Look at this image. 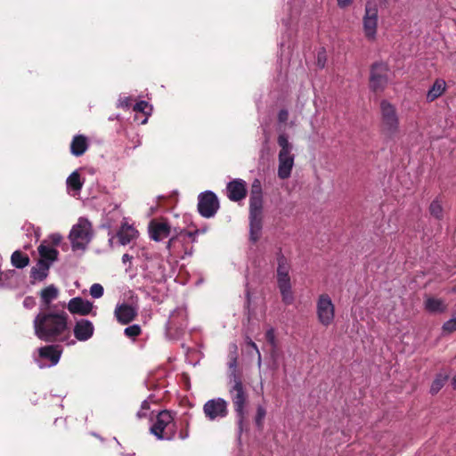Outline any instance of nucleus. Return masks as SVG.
Masks as SVG:
<instances>
[{
	"mask_svg": "<svg viewBox=\"0 0 456 456\" xmlns=\"http://www.w3.org/2000/svg\"><path fill=\"white\" fill-rule=\"evenodd\" d=\"M50 266L49 262L39 260L37 265L31 268L30 277L35 281H44L48 275Z\"/></svg>",
	"mask_w": 456,
	"mask_h": 456,
	"instance_id": "nucleus-23",
	"label": "nucleus"
},
{
	"mask_svg": "<svg viewBox=\"0 0 456 456\" xmlns=\"http://www.w3.org/2000/svg\"><path fill=\"white\" fill-rule=\"evenodd\" d=\"M36 305V300L32 297H26L23 300V306L27 309H31Z\"/></svg>",
	"mask_w": 456,
	"mask_h": 456,
	"instance_id": "nucleus-44",
	"label": "nucleus"
},
{
	"mask_svg": "<svg viewBox=\"0 0 456 456\" xmlns=\"http://www.w3.org/2000/svg\"><path fill=\"white\" fill-rule=\"evenodd\" d=\"M94 332V327L91 321L81 319L77 321L74 326L73 333L78 341H87Z\"/></svg>",
	"mask_w": 456,
	"mask_h": 456,
	"instance_id": "nucleus-17",
	"label": "nucleus"
},
{
	"mask_svg": "<svg viewBox=\"0 0 456 456\" xmlns=\"http://www.w3.org/2000/svg\"><path fill=\"white\" fill-rule=\"evenodd\" d=\"M93 237L92 224L86 217H79L69 234L73 250L85 249Z\"/></svg>",
	"mask_w": 456,
	"mask_h": 456,
	"instance_id": "nucleus-5",
	"label": "nucleus"
},
{
	"mask_svg": "<svg viewBox=\"0 0 456 456\" xmlns=\"http://www.w3.org/2000/svg\"><path fill=\"white\" fill-rule=\"evenodd\" d=\"M452 292L456 293V285L452 289Z\"/></svg>",
	"mask_w": 456,
	"mask_h": 456,
	"instance_id": "nucleus-56",
	"label": "nucleus"
},
{
	"mask_svg": "<svg viewBox=\"0 0 456 456\" xmlns=\"http://www.w3.org/2000/svg\"><path fill=\"white\" fill-rule=\"evenodd\" d=\"M446 89V83L444 79H436L430 89L428 91L426 99L427 102H432L439 98Z\"/></svg>",
	"mask_w": 456,
	"mask_h": 456,
	"instance_id": "nucleus-24",
	"label": "nucleus"
},
{
	"mask_svg": "<svg viewBox=\"0 0 456 456\" xmlns=\"http://www.w3.org/2000/svg\"><path fill=\"white\" fill-rule=\"evenodd\" d=\"M124 333H125V335L126 337L131 338H136L137 336L140 335L141 328L137 324L131 325V326H128V327H126L125 329Z\"/></svg>",
	"mask_w": 456,
	"mask_h": 456,
	"instance_id": "nucleus-34",
	"label": "nucleus"
},
{
	"mask_svg": "<svg viewBox=\"0 0 456 456\" xmlns=\"http://www.w3.org/2000/svg\"><path fill=\"white\" fill-rule=\"evenodd\" d=\"M203 413L209 421H217L227 417L228 402L221 397L208 400L203 405Z\"/></svg>",
	"mask_w": 456,
	"mask_h": 456,
	"instance_id": "nucleus-9",
	"label": "nucleus"
},
{
	"mask_svg": "<svg viewBox=\"0 0 456 456\" xmlns=\"http://www.w3.org/2000/svg\"><path fill=\"white\" fill-rule=\"evenodd\" d=\"M68 319L64 311H41L33 322L35 335L45 342L60 341L73 346L76 341L70 338Z\"/></svg>",
	"mask_w": 456,
	"mask_h": 456,
	"instance_id": "nucleus-1",
	"label": "nucleus"
},
{
	"mask_svg": "<svg viewBox=\"0 0 456 456\" xmlns=\"http://www.w3.org/2000/svg\"><path fill=\"white\" fill-rule=\"evenodd\" d=\"M378 28V6L373 1H369L365 6V14L363 17V31L365 37L370 40H374Z\"/></svg>",
	"mask_w": 456,
	"mask_h": 456,
	"instance_id": "nucleus-11",
	"label": "nucleus"
},
{
	"mask_svg": "<svg viewBox=\"0 0 456 456\" xmlns=\"http://www.w3.org/2000/svg\"><path fill=\"white\" fill-rule=\"evenodd\" d=\"M2 275H3V273H2V272L0 271V285H2V284H3Z\"/></svg>",
	"mask_w": 456,
	"mask_h": 456,
	"instance_id": "nucleus-55",
	"label": "nucleus"
},
{
	"mask_svg": "<svg viewBox=\"0 0 456 456\" xmlns=\"http://www.w3.org/2000/svg\"><path fill=\"white\" fill-rule=\"evenodd\" d=\"M318 322L324 327L331 325L335 319V305L328 294H322L316 301Z\"/></svg>",
	"mask_w": 456,
	"mask_h": 456,
	"instance_id": "nucleus-8",
	"label": "nucleus"
},
{
	"mask_svg": "<svg viewBox=\"0 0 456 456\" xmlns=\"http://www.w3.org/2000/svg\"><path fill=\"white\" fill-rule=\"evenodd\" d=\"M443 330L444 332L452 333L456 331V316H453L447 322H445L443 325Z\"/></svg>",
	"mask_w": 456,
	"mask_h": 456,
	"instance_id": "nucleus-37",
	"label": "nucleus"
},
{
	"mask_svg": "<svg viewBox=\"0 0 456 456\" xmlns=\"http://www.w3.org/2000/svg\"><path fill=\"white\" fill-rule=\"evenodd\" d=\"M280 147L278 154V171L277 175L281 179H287L290 176L294 167L295 155L293 151V144L289 141L286 134H280L277 138Z\"/></svg>",
	"mask_w": 456,
	"mask_h": 456,
	"instance_id": "nucleus-4",
	"label": "nucleus"
},
{
	"mask_svg": "<svg viewBox=\"0 0 456 456\" xmlns=\"http://www.w3.org/2000/svg\"><path fill=\"white\" fill-rule=\"evenodd\" d=\"M104 292L103 287L99 283H94L90 288V295L94 298H100L102 297Z\"/></svg>",
	"mask_w": 456,
	"mask_h": 456,
	"instance_id": "nucleus-35",
	"label": "nucleus"
},
{
	"mask_svg": "<svg viewBox=\"0 0 456 456\" xmlns=\"http://www.w3.org/2000/svg\"><path fill=\"white\" fill-rule=\"evenodd\" d=\"M388 67L385 63H375L370 71V86L375 91H382L388 81Z\"/></svg>",
	"mask_w": 456,
	"mask_h": 456,
	"instance_id": "nucleus-13",
	"label": "nucleus"
},
{
	"mask_svg": "<svg viewBox=\"0 0 456 456\" xmlns=\"http://www.w3.org/2000/svg\"><path fill=\"white\" fill-rule=\"evenodd\" d=\"M452 384L453 387L456 388V375L453 377Z\"/></svg>",
	"mask_w": 456,
	"mask_h": 456,
	"instance_id": "nucleus-53",
	"label": "nucleus"
},
{
	"mask_svg": "<svg viewBox=\"0 0 456 456\" xmlns=\"http://www.w3.org/2000/svg\"><path fill=\"white\" fill-rule=\"evenodd\" d=\"M198 200V210L206 218L214 216L219 208L218 199L211 191L200 193Z\"/></svg>",
	"mask_w": 456,
	"mask_h": 456,
	"instance_id": "nucleus-12",
	"label": "nucleus"
},
{
	"mask_svg": "<svg viewBox=\"0 0 456 456\" xmlns=\"http://www.w3.org/2000/svg\"><path fill=\"white\" fill-rule=\"evenodd\" d=\"M198 232H186V231H183L180 232V237L183 238V240H185L186 239H190L191 240V241H195V238H196V235H197Z\"/></svg>",
	"mask_w": 456,
	"mask_h": 456,
	"instance_id": "nucleus-43",
	"label": "nucleus"
},
{
	"mask_svg": "<svg viewBox=\"0 0 456 456\" xmlns=\"http://www.w3.org/2000/svg\"><path fill=\"white\" fill-rule=\"evenodd\" d=\"M381 4L387 5L388 4V0H379Z\"/></svg>",
	"mask_w": 456,
	"mask_h": 456,
	"instance_id": "nucleus-54",
	"label": "nucleus"
},
{
	"mask_svg": "<svg viewBox=\"0 0 456 456\" xmlns=\"http://www.w3.org/2000/svg\"><path fill=\"white\" fill-rule=\"evenodd\" d=\"M131 106V98L128 96L120 97L118 99V107L128 109Z\"/></svg>",
	"mask_w": 456,
	"mask_h": 456,
	"instance_id": "nucleus-42",
	"label": "nucleus"
},
{
	"mask_svg": "<svg viewBox=\"0 0 456 456\" xmlns=\"http://www.w3.org/2000/svg\"><path fill=\"white\" fill-rule=\"evenodd\" d=\"M228 365V379H233L234 377H240V373L238 372V359H232L228 360L227 362Z\"/></svg>",
	"mask_w": 456,
	"mask_h": 456,
	"instance_id": "nucleus-32",
	"label": "nucleus"
},
{
	"mask_svg": "<svg viewBox=\"0 0 456 456\" xmlns=\"http://www.w3.org/2000/svg\"><path fill=\"white\" fill-rule=\"evenodd\" d=\"M132 259H133V256H130L129 254H124L122 256V262L125 265L128 262L130 263Z\"/></svg>",
	"mask_w": 456,
	"mask_h": 456,
	"instance_id": "nucleus-48",
	"label": "nucleus"
},
{
	"mask_svg": "<svg viewBox=\"0 0 456 456\" xmlns=\"http://www.w3.org/2000/svg\"><path fill=\"white\" fill-rule=\"evenodd\" d=\"M263 193L259 180L256 179L252 185L249 196V216H262Z\"/></svg>",
	"mask_w": 456,
	"mask_h": 456,
	"instance_id": "nucleus-14",
	"label": "nucleus"
},
{
	"mask_svg": "<svg viewBox=\"0 0 456 456\" xmlns=\"http://www.w3.org/2000/svg\"><path fill=\"white\" fill-rule=\"evenodd\" d=\"M66 183L67 187L73 191L72 195L75 196L80 192L84 181L81 180L78 171L76 170L68 176Z\"/></svg>",
	"mask_w": 456,
	"mask_h": 456,
	"instance_id": "nucleus-26",
	"label": "nucleus"
},
{
	"mask_svg": "<svg viewBox=\"0 0 456 456\" xmlns=\"http://www.w3.org/2000/svg\"><path fill=\"white\" fill-rule=\"evenodd\" d=\"M171 232V226L166 220H151L149 224L151 239L160 241L167 238Z\"/></svg>",
	"mask_w": 456,
	"mask_h": 456,
	"instance_id": "nucleus-15",
	"label": "nucleus"
},
{
	"mask_svg": "<svg viewBox=\"0 0 456 456\" xmlns=\"http://www.w3.org/2000/svg\"><path fill=\"white\" fill-rule=\"evenodd\" d=\"M93 309V303L80 297L71 298L68 303V310L73 314L87 315Z\"/></svg>",
	"mask_w": 456,
	"mask_h": 456,
	"instance_id": "nucleus-18",
	"label": "nucleus"
},
{
	"mask_svg": "<svg viewBox=\"0 0 456 456\" xmlns=\"http://www.w3.org/2000/svg\"><path fill=\"white\" fill-rule=\"evenodd\" d=\"M447 379H448V376L446 374H442V373L437 374L430 387V393L432 395L437 394L441 390V388L444 386Z\"/></svg>",
	"mask_w": 456,
	"mask_h": 456,
	"instance_id": "nucleus-30",
	"label": "nucleus"
},
{
	"mask_svg": "<svg viewBox=\"0 0 456 456\" xmlns=\"http://www.w3.org/2000/svg\"><path fill=\"white\" fill-rule=\"evenodd\" d=\"M265 416V410L259 406L256 411V424L258 428L262 427L263 419Z\"/></svg>",
	"mask_w": 456,
	"mask_h": 456,
	"instance_id": "nucleus-39",
	"label": "nucleus"
},
{
	"mask_svg": "<svg viewBox=\"0 0 456 456\" xmlns=\"http://www.w3.org/2000/svg\"><path fill=\"white\" fill-rule=\"evenodd\" d=\"M289 265L284 256L278 258L277 284L281 292L282 302L291 305L294 302L291 281L289 276Z\"/></svg>",
	"mask_w": 456,
	"mask_h": 456,
	"instance_id": "nucleus-7",
	"label": "nucleus"
},
{
	"mask_svg": "<svg viewBox=\"0 0 456 456\" xmlns=\"http://www.w3.org/2000/svg\"><path fill=\"white\" fill-rule=\"evenodd\" d=\"M245 343L247 346L255 350L256 354H257V366L260 368L262 365V356L256 344L248 336L245 337Z\"/></svg>",
	"mask_w": 456,
	"mask_h": 456,
	"instance_id": "nucleus-33",
	"label": "nucleus"
},
{
	"mask_svg": "<svg viewBox=\"0 0 456 456\" xmlns=\"http://www.w3.org/2000/svg\"><path fill=\"white\" fill-rule=\"evenodd\" d=\"M379 132L387 140L395 139L400 133V118L395 105L387 100L379 104Z\"/></svg>",
	"mask_w": 456,
	"mask_h": 456,
	"instance_id": "nucleus-2",
	"label": "nucleus"
},
{
	"mask_svg": "<svg viewBox=\"0 0 456 456\" xmlns=\"http://www.w3.org/2000/svg\"><path fill=\"white\" fill-rule=\"evenodd\" d=\"M188 436H189L188 432L181 433V434H180V438H181V439H185V438H187Z\"/></svg>",
	"mask_w": 456,
	"mask_h": 456,
	"instance_id": "nucleus-52",
	"label": "nucleus"
},
{
	"mask_svg": "<svg viewBox=\"0 0 456 456\" xmlns=\"http://www.w3.org/2000/svg\"><path fill=\"white\" fill-rule=\"evenodd\" d=\"M175 241V237H172V238L168 240L167 245V248L168 249H170V248H171L172 244H173Z\"/></svg>",
	"mask_w": 456,
	"mask_h": 456,
	"instance_id": "nucleus-50",
	"label": "nucleus"
},
{
	"mask_svg": "<svg viewBox=\"0 0 456 456\" xmlns=\"http://www.w3.org/2000/svg\"><path fill=\"white\" fill-rule=\"evenodd\" d=\"M430 214L436 219H442L443 217V207L438 200H435L429 206Z\"/></svg>",
	"mask_w": 456,
	"mask_h": 456,
	"instance_id": "nucleus-31",
	"label": "nucleus"
},
{
	"mask_svg": "<svg viewBox=\"0 0 456 456\" xmlns=\"http://www.w3.org/2000/svg\"><path fill=\"white\" fill-rule=\"evenodd\" d=\"M426 309L434 314H441L446 311L447 305L444 300L439 298L428 297L425 301Z\"/></svg>",
	"mask_w": 456,
	"mask_h": 456,
	"instance_id": "nucleus-27",
	"label": "nucleus"
},
{
	"mask_svg": "<svg viewBox=\"0 0 456 456\" xmlns=\"http://www.w3.org/2000/svg\"><path fill=\"white\" fill-rule=\"evenodd\" d=\"M89 143L86 136L75 135L70 143V152L75 157L82 156L88 149Z\"/></svg>",
	"mask_w": 456,
	"mask_h": 456,
	"instance_id": "nucleus-20",
	"label": "nucleus"
},
{
	"mask_svg": "<svg viewBox=\"0 0 456 456\" xmlns=\"http://www.w3.org/2000/svg\"><path fill=\"white\" fill-rule=\"evenodd\" d=\"M227 197L232 201L243 200L247 194V184L242 179H234L226 186Z\"/></svg>",
	"mask_w": 456,
	"mask_h": 456,
	"instance_id": "nucleus-16",
	"label": "nucleus"
},
{
	"mask_svg": "<svg viewBox=\"0 0 456 456\" xmlns=\"http://www.w3.org/2000/svg\"><path fill=\"white\" fill-rule=\"evenodd\" d=\"M265 338L268 343L272 346L273 350L277 347V340L275 336V331L273 328H270L265 332Z\"/></svg>",
	"mask_w": 456,
	"mask_h": 456,
	"instance_id": "nucleus-36",
	"label": "nucleus"
},
{
	"mask_svg": "<svg viewBox=\"0 0 456 456\" xmlns=\"http://www.w3.org/2000/svg\"><path fill=\"white\" fill-rule=\"evenodd\" d=\"M262 232V216H249V239L252 242H256Z\"/></svg>",
	"mask_w": 456,
	"mask_h": 456,
	"instance_id": "nucleus-25",
	"label": "nucleus"
},
{
	"mask_svg": "<svg viewBox=\"0 0 456 456\" xmlns=\"http://www.w3.org/2000/svg\"><path fill=\"white\" fill-rule=\"evenodd\" d=\"M12 265L16 268H24L29 264V257L27 254L16 250L11 256Z\"/></svg>",
	"mask_w": 456,
	"mask_h": 456,
	"instance_id": "nucleus-29",
	"label": "nucleus"
},
{
	"mask_svg": "<svg viewBox=\"0 0 456 456\" xmlns=\"http://www.w3.org/2000/svg\"><path fill=\"white\" fill-rule=\"evenodd\" d=\"M38 355L34 356L40 369L55 366L61 356L62 351L58 346H45L37 350Z\"/></svg>",
	"mask_w": 456,
	"mask_h": 456,
	"instance_id": "nucleus-10",
	"label": "nucleus"
},
{
	"mask_svg": "<svg viewBox=\"0 0 456 456\" xmlns=\"http://www.w3.org/2000/svg\"><path fill=\"white\" fill-rule=\"evenodd\" d=\"M228 360L238 359V346L236 343H231L229 345Z\"/></svg>",
	"mask_w": 456,
	"mask_h": 456,
	"instance_id": "nucleus-40",
	"label": "nucleus"
},
{
	"mask_svg": "<svg viewBox=\"0 0 456 456\" xmlns=\"http://www.w3.org/2000/svg\"><path fill=\"white\" fill-rule=\"evenodd\" d=\"M138 236V232L131 225L124 224L117 233V237L121 245L125 246L129 244Z\"/></svg>",
	"mask_w": 456,
	"mask_h": 456,
	"instance_id": "nucleus-21",
	"label": "nucleus"
},
{
	"mask_svg": "<svg viewBox=\"0 0 456 456\" xmlns=\"http://www.w3.org/2000/svg\"><path fill=\"white\" fill-rule=\"evenodd\" d=\"M58 294V289L54 285H49L40 292L42 302L45 306H48L53 300L57 298Z\"/></svg>",
	"mask_w": 456,
	"mask_h": 456,
	"instance_id": "nucleus-28",
	"label": "nucleus"
},
{
	"mask_svg": "<svg viewBox=\"0 0 456 456\" xmlns=\"http://www.w3.org/2000/svg\"><path fill=\"white\" fill-rule=\"evenodd\" d=\"M150 408V405H149V403L147 401H143L142 403V406H141V409L142 410H144V411H148Z\"/></svg>",
	"mask_w": 456,
	"mask_h": 456,
	"instance_id": "nucleus-49",
	"label": "nucleus"
},
{
	"mask_svg": "<svg viewBox=\"0 0 456 456\" xmlns=\"http://www.w3.org/2000/svg\"><path fill=\"white\" fill-rule=\"evenodd\" d=\"M151 433L159 440H172L176 433V424L171 411L159 412L156 420L151 428Z\"/></svg>",
	"mask_w": 456,
	"mask_h": 456,
	"instance_id": "nucleus-6",
	"label": "nucleus"
},
{
	"mask_svg": "<svg viewBox=\"0 0 456 456\" xmlns=\"http://www.w3.org/2000/svg\"><path fill=\"white\" fill-rule=\"evenodd\" d=\"M137 416H138L139 418L145 417V416H146V411H144V410H142V409H141V410L137 412Z\"/></svg>",
	"mask_w": 456,
	"mask_h": 456,
	"instance_id": "nucleus-51",
	"label": "nucleus"
},
{
	"mask_svg": "<svg viewBox=\"0 0 456 456\" xmlns=\"http://www.w3.org/2000/svg\"><path fill=\"white\" fill-rule=\"evenodd\" d=\"M228 394L233 403L234 411L238 417V426L240 432H241L245 417V408L248 399V395L243 385L241 377L233 376V379H228Z\"/></svg>",
	"mask_w": 456,
	"mask_h": 456,
	"instance_id": "nucleus-3",
	"label": "nucleus"
},
{
	"mask_svg": "<svg viewBox=\"0 0 456 456\" xmlns=\"http://www.w3.org/2000/svg\"><path fill=\"white\" fill-rule=\"evenodd\" d=\"M115 316L121 324L131 322L136 316V310L126 304L118 305L115 309Z\"/></svg>",
	"mask_w": 456,
	"mask_h": 456,
	"instance_id": "nucleus-19",
	"label": "nucleus"
},
{
	"mask_svg": "<svg viewBox=\"0 0 456 456\" xmlns=\"http://www.w3.org/2000/svg\"><path fill=\"white\" fill-rule=\"evenodd\" d=\"M289 118V111L287 110H281L278 113V120L280 123H285Z\"/></svg>",
	"mask_w": 456,
	"mask_h": 456,
	"instance_id": "nucleus-45",
	"label": "nucleus"
},
{
	"mask_svg": "<svg viewBox=\"0 0 456 456\" xmlns=\"http://www.w3.org/2000/svg\"><path fill=\"white\" fill-rule=\"evenodd\" d=\"M324 62H325L324 55L322 53H319V54H318V65L321 68H323L324 67Z\"/></svg>",
	"mask_w": 456,
	"mask_h": 456,
	"instance_id": "nucleus-47",
	"label": "nucleus"
},
{
	"mask_svg": "<svg viewBox=\"0 0 456 456\" xmlns=\"http://www.w3.org/2000/svg\"><path fill=\"white\" fill-rule=\"evenodd\" d=\"M338 5L341 8H345L351 4L352 0H337Z\"/></svg>",
	"mask_w": 456,
	"mask_h": 456,
	"instance_id": "nucleus-46",
	"label": "nucleus"
},
{
	"mask_svg": "<svg viewBox=\"0 0 456 456\" xmlns=\"http://www.w3.org/2000/svg\"><path fill=\"white\" fill-rule=\"evenodd\" d=\"M149 104L145 101H141L134 106V110L138 112L146 113Z\"/></svg>",
	"mask_w": 456,
	"mask_h": 456,
	"instance_id": "nucleus-41",
	"label": "nucleus"
},
{
	"mask_svg": "<svg viewBox=\"0 0 456 456\" xmlns=\"http://www.w3.org/2000/svg\"><path fill=\"white\" fill-rule=\"evenodd\" d=\"M62 236L60 234V233H52L48 236L47 240H45L47 241V244L51 243L53 244V246H57L61 243V241L62 240Z\"/></svg>",
	"mask_w": 456,
	"mask_h": 456,
	"instance_id": "nucleus-38",
	"label": "nucleus"
},
{
	"mask_svg": "<svg viewBox=\"0 0 456 456\" xmlns=\"http://www.w3.org/2000/svg\"><path fill=\"white\" fill-rule=\"evenodd\" d=\"M37 249L40 255L39 260H45V262H49V265H52V264L57 259V249H55L53 246L47 244L46 240H44Z\"/></svg>",
	"mask_w": 456,
	"mask_h": 456,
	"instance_id": "nucleus-22",
	"label": "nucleus"
}]
</instances>
